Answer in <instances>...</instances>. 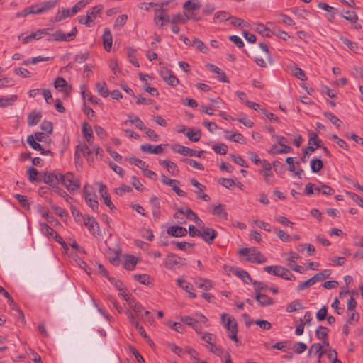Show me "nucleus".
Here are the masks:
<instances>
[{
	"label": "nucleus",
	"mask_w": 363,
	"mask_h": 363,
	"mask_svg": "<svg viewBox=\"0 0 363 363\" xmlns=\"http://www.w3.org/2000/svg\"><path fill=\"white\" fill-rule=\"evenodd\" d=\"M241 256H248L247 260L252 263H264L267 258L255 247L241 248L239 252Z\"/></svg>",
	"instance_id": "obj_1"
},
{
	"label": "nucleus",
	"mask_w": 363,
	"mask_h": 363,
	"mask_svg": "<svg viewBox=\"0 0 363 363\" xmlns=\"http://www.w3.org/2000/svg\"><path fill=\"white\" fill-rule=\"evenodd\" d=\"M103 10L102 5H97L92 7L86 13V16H79V22L81 24L86 25L87 27H92L94 25V20L97 16L101 14Z\"/></svg>",
	"instance_id": "obj_2"
},
{
	"label": "nucleus",
	"mask_w": 363,
	"mask_h": 363,
	"mask_svg": "<svg viewBox=\"0 0 363 363\" xmlns=\"http://www.w3.org/2000/svg\"><path fill=\"white\" fill-rule=\"evenodd\" d=\"M322 147V140L318 138L316 133H311L308 140V147L303 148V156L301 158V161L306 163L307 158L315 150L316 148Z\"/></svg>",
	"instance_id": "obj_3"
},
{
	"label": "nucleus",
	"mask_w": 363,
	"mask_h": 363,
	"mask_svg": "<svg viewBox=\"0 0 363 363\" xmlns=\"http://www.w3.org/2000/svg\"><path fill=\"white\" fill-rule=\"evenodd\" d=\"M60 182L68 191H75L80 187L79 180L76 179L72 172L62 175L60 174Z\"/></svg>",
	"instance_id": "obj_4"
},
{
	"label": "nucleus",
	"mask_w": 363,
	"mask_h": 363,
	"mask_svg": "<svg viewBox=\"0 0 363 363\" xmlns=\"http://www.w3.org/2000/svg\"><path fill=\"white\" fill-rule=\"evenodd\" d=\"M185 264V258L180 257L173 253L169 254L164 261V265L169 269H173L175 266H184Z\"/></svg>",
	"instance_id": "obj_5"
},
{
	"label": "nucleus",
	"mask_w": 363,
	"mask_h": 363,
	"mask_svg": "<svg viewBox=\"0 0 363 363\" xmlns=\"http://www.w3.org/2000/svg\"><path fill=\"white\" fill-rule=\"evenodd\" d=\"M172 149L174 152L181 154L184 156L189 155V156H196L198 157H201L203 155V154L204 153L203 150L196 151L193 149L181 145L179 144L174 145L172 146Z\"/></svg>",
	"instance_id": "obj_6"
},
{
	"label": "nucleus",
	"mask_w": 363,
	"mask_h": 363,
	"mask_svg": "<svg viewBox=\"0 0 363 363\" xmlns=\"http://www.w3.org/2000/svg\"><path fill=\"white\" fill-rule=\"evenodd\" d=\"M162 182L164 184H166L167 186H169L172 187V190L179 196L181 197H184L186 196V193L179 189V185L180 184V182L178 180L172 179L165 176L164 174L162 175Z\"/></svg>",
	"instance_id": "obj_7"
},
{
	"label": "nucleus",
	"mask_w": 363,
	"mask_h": 363,
	"mask_svg": "<svg viewBox=\"0 0 363 363\" xmlns=\"http://www.w3.org/2000/svg\"><path fill=\"white\" fill-rule=\"evenodd\" d=\"M160 76L169 86H176L179 83L178 78L172 72L166 68L160 71Z\"/></svg>",
	"instance_id": "obj_8"
},
{
	"label": "nucleus",
	"mask_w": 363,
	"mask_h": 363,
	"mask_svg": "<svg viewBox=\"0 0 363 363\" xmlns=\"http://www.w3.org/2000/svg\"><path fill=\"white\" fill-rule=\"evenodd\" d=\"M77 33V28L74 27L72 31L67 34L64 33L61 30H57L52 34V36L55 41H71L76 37Z\"/></svg>",
	"instance_id": "obj_9"
},
{
	"label": "nucleus",
	"mask_w": 363,
	"mask_h": 363,
	"mask_svg": "<svg viewBox=\"0 0 363 363\" xmlns=\"http://www.w3.org/2000/svg\"><path fill=\"white\" fill-rule=\"evenodd\" d=\"M217 235L218 233L213 228L205 226L201 227V237L208 244H212Z\"/></svg>",
	"instance_id": "obj_10"
},
{
	"label": "nucleus",
	"mask_w": 363,
	"mask_h": 363,
	"mask_svg": "<svg viewBox=\"0 0 363 363\" xmlns=\"http://www.w3.org/2000/svg\"><path fill=\"white\" fill-rule=\"evenodd\" d=\"M42 180L52 188L58 186L59 182L60 181V174L57 175L52 172H44L42 176Z\"/></svg>",
	"instance_id": "obj_11"
},
{
	"label": "nucleus",
	"mask_w": 363,
	"mask_h": 363,
	"mask_svg": "<svg viewBox=\"0 0 363 363\" xmlns=\"http://www.w3.org/2000/svg\"><path fill=\"white\" fill-rule=\"evenodd\" d=\"M83 220L84 225L92 235H95L96 232H99V226L94 217L85 215L83 216Z\"/></svg>",
	"instance_id": "obj_12"
},
{
	"label": "nucleus",
	"mask_w": 363,
	"mask_h": 363,
	"mask_svg": "<svg viewBox=\"0 0 363 363\" xmlns=\"http://www.w3.org/2000/svg\"><path fill=\"white\" fill-rule=\"evenodd\" d=\"M84 196L86 203L89 206H90L93 211H96L98 209V201L96 200V194H92L86 190V186L84 187Z\"/></svg>",
	"instance_id": "obj_13"
},
{
	"label": "nucleus",
	"mask_w": 363,
	"mask_h": 363,
	"mask_svg": "<svg viewBox=\"0 0 363 363\" xmlns=\"http://www.w3.org/2000/svg\"><path fill=\"white\" fill-rule=\"evenodd\" d=\"M154 21L157 26L160 27L164 24L171 22L170 16L164 10L156 11L155 13Z\"/></svg>",
	"instance_id": "obj_14"
},
{
	"label": "nucleus",
	"mask_w": 363,
	"mask_h": 363,
	"mask_svg": "<svg viewBox=\"0 0 363 363\" xmlns=\"http://www.w3.org/2000/svg\"><path fill=\"white\" fill-rule=\"evenodd\" d=\"M190 183L192 186H194L195 188H196V190L195 191V194L197 195V197L199 199H201L205 201H210V196L208 194H203L201 195V193L206 188L205 186H203V184L199 183L195 179H191Z\"/></svg>",
	"instance_id": "obj_15"
},
{
	"label": "nucleus",
	"mask_w": 363,
	"mask_h": 363,
	"mask_svg": "<svg viewBox=\"0 0 363 363\" xmlns=\"http://www.w3.org/2000/svg\"><path fill=\"white\" fill-rule=\"evenodd\" d=\"M48 30V28H44L39 29L36 32L32 33L30 35L23 38V44L29 43L33 40L40 39L43 35L49 34Z\"/></svg>",
	"instance_id": "obj_16"
},
{
	"label": "nucleus",
	"mask_w": 363,
	"mask_h": 363,
	"mask_svg": "<svg viewBox=\"0 0 363 363\" xmlns=\"http://www.w3.org/2000/svg\"><path fill=\"white\" fill-rule=\"evenodd\" d=\"M99 194H101L104 203L111 209L115 208L114 205L113 204L111 196L108 194V189L106 185L101 184L99 189Z\"/></svg>",
	"instance_id": "obj_17"
},
{
	"label": "nucleus",
	"mask_w": 363,
	"mask_h": 363,
	"mask_svg": "<svg viewBox=\"0 0 363 363\" xmlns=\"http://www.w3.org/2000/svg\"><path fill=\"white\" fill-rule=\"evenodd\" d=\"M255 298L258 304L262 307L271 306L274 303V299L262 293H256Z\"/></svg>",
	"instance_id": "obj_18"
},
{
	"label": "nucleus",
	"mask_w": 363,
	"mask_h": 363,
	"mask_svg": "<svg viewBox=\"0 0 363 363\" xmlns=\"http://www.w3.org/2000/svg\"><path fill=\"white\" fill-rule=\"evenodd\" d=\"M150 202L152 206L153 218L155 220H158L160 217V205L159 199L155 196H152L150 199Z\"/></svg>",
	"instance_id": "obj_19"
},
{
	"label": "nucleus",
	"mask_w": 363,
	"mask_h": 363,
	"mask_svg": "<svg viewBox=\"0 0 363 363\" xmlns=\"http://www.w3.org/2000/svg\"><path fill=\"white\" fill-rule=\"evenodd\" d=\"M206 67L211 72L218 74L217 78L220 82H229V80L224 72H223L218 67L213 64H207Z\"/></svg>",
	"instance_id": "obj_20"
},
{
	"label": "nucleus",
	"mask_w": 363,
	"mask_h": 363,
	"mask_svg": "<svg viewBox=\"0 0 363 363\" xmlns=\"http://www.w3.org/2000/svg\"><path fill=\"white\" fill-rule=\"evenodd\" d=\"M167 233L172 237H183L186 235L187 230L182 226L173 225L168 228Z\"/></svg>",
	"instance_id": "obj_21"
},
{
	"label": "nucleus",
	"mask_w": 363,
	"mask_h": 363,
	"mask_svg": "<svg viewBox=\"0 0 363 363\" xmlns=\"http://www.w3.org/2000/svg\"><path fill=\"white\" fill-rule=\"evenodd\" d=\"M140 149L144 152H147V153H150V154H156V155L162 153L164 150L163 147H162V145H158L154 146V145H152L150 144H145V145H142L140 146Z\"/></svg>",
	"instance_id": "obj_22"
},
{
	"label": "nucleus",
	"mask_w": 363,
	"mask_h": 363,
	"mask_svg": "<svg viewBox=\"0 0 363 363\" xmlns=\"http://www.w3.org/2000/svg\"><path fill=\"white\" fill-rule=\"evenodd\" d=\"M221 321L229 332H230V330H233L234 325H235V328H238V325L235 318L229 316L226 313H223L221 315Z\"/></svg>",
	"instance_id": "obj_23"
},
{
	"label": "nucleus",
	"mask_w": 363,
	"mask_h": 363,
	"mask_svg": "<svg viewBox=\"0 0 363 363\" xmlns=\"http://www.w3.org/2000/svg\"><path fill=\"white\" fill-rule=\"evenodd\" d=\"M82 131L89 146H92L94 140L93 131L91 127L87 122H84L82 124Z\"/></svg>",
	"instance_id": "obj_24"
},
{
	"label": "nucleus",
	"mask_w": 363,
	"mask_h": 363,
	"mask_svg": "<svg viewBox=\"0 0 363 363\" xmlns=\"http://www.w3.org/2000/svg\"><path fill=\"white\" fill-rule=\"evenodd\" d=\"M104 49L109 52L112 47V34L109 28H106L102 36Z\"/></svg>",
	"instance_id": "obj_25"
},
{
	"label": "nucleus",
	"mask_w": 363,
	"mask_h": 363,
	"mask_svg": "<svg viewBox=\"0 0 363 363\" xmlns=\"http://www.w3.org/2000/svg\"><path fill=\"white\" fill-rule=\"evenodd\" d=\"M261 164L262 166V170L260 171V173H263V176L264 177L266 182H268V179L273 175L272 165L268 161L265 160L262 161Z\"/></svg>",
	"instance_id": "obj_26"
},
{
	"label": "nucleus",
	"mask_w": 363,
	"mask_h": 363,
	"mask_svg": "<svg viewBox=\"0 0 363 363\" xmlns=\"http://www.w3.org/2000/svg\"><path fill=\"white\" fill-rule=\"evenodd\" d=\"M42 114L40 111L33 110L27 118L28 125L29 126L35 125L41 119Z\"/></svg>",
	"instance_id": "obj_27"
},
{
	"label": "nucleus",
	"mask_w": 363,
	"mask_h": 363,
	"mask_svg": "<svg viewBox=\"0 0 363 363\" xmlns=\"http://www.w3.org/2000/svg\"><path fill=\"white\" fill-rule=\"evenodd\" d=\"M27 174L30 182H38L42 181V175L40 174L38 171L33 167L28 169Z\"/></svg>",
	"instance_id": "obj_28"
},
{
	"label": "nucleus",
	"mask_w": 363,
	"mask_h": 363,
	"mask_svg": "<svg viewBox=\"0 0 363 363\" xmlns=\"http://www.w3.org/2000/svg\"><path fill=\"white\" fill-rule=\"evenodd\" d=\"M212 213L218 216L221 219L227 220L228 218V213L224 208V206L222 204L215 206L212 211Z\"/></svg>",
	"instance_id": "obj_29"
},
{
	"label": "nucleus",
	"mask_w": 363,
	"mask_h": 363,
	"mask_svg": "<svg viewBox=\"0 0 363 363\" xmlns=\"http://www.w3.org/2000/svg\"><path fill=\"white\" fill-rule=\"evenodd\" d=\"M96 89L97 92L103 97H107L110 91H108L106 84L104 82H99L96 84Z\"/></svg>",
	"instance_id": "obj_30"
},
{
	"label": "nucleus",
	"mask_w": 363,
	"mask_h": 363,
	"mask_svg": "<svg viewBox=\"0 0 363 363\" xmlns=\"http://www.w3.org/2000/svg\"><path fill=\"white\" fill-rule=\"evenodd\" d=\"M235 275L241 279L243 282L249 284L252 282V279L249 273L245 270L237 269L234 272Z\"/></svg>",
	"instance_id": "obj_31"
},
{
	"label": "nucleus",
	"mask_w": 363,
	"mask_h": 363,
	"mask_svg": "<svg viewBox=\"0 0 363 363\" xmlns=\"http://www.w3.org/2000/svg\"><path fill=\"white\" fill-rule=\"evenodd\" d=\"M303 308L304 307L300 300H295L287 306L286 311L287 313H292L300 309H303Z\"/></svg>",
	"instance_id": "obj_32"
},
{
	"label": "nucleus",
	"mask_w": 363,
	"mask_h": 363,
	"mask_svg": "<svg viewBox=\"0 0 363 363\" xmlns=\"http://www.w3.org/2000/svg\"><path fill=\"white\" fill-rule=\"evenodd\" d=\"M72 16H73V14L69 9H62V10L58 11V12L57 13L55 18V21L59 22L62 19H65L67 17H70Z\"/></svg>",
	"instance_id": "obj_33"
},
{
	"label": "nucleus",
	"mask_w": 363,
	"mask_h": 363,
	"mask_svg": "<svg viewBox=\"0 0 363 363\" xmlns=\"http://www.w3.org/2000/svg\"><path fill=\"white\" fill-rule=\"evenodd\" d=\"M54 86L56 89L61 88L62 89H64L63 91L66 93L69 92L68 84L62 77H59L56 78L54 82Z\"/></svg>",
	"instance_id": "obj_34"
},
{
	"label": "nucleus",
	"mask_w": 363,
	"mask_h": 363,
	"mask_svg": "<svg viewBox=\"0 0 363 363\" xmlns=\"http://www.w3.org/2000/svg\"><path fill=\"white\" fill-rule=\"evenodd\" d=\"M188 139L192 142H198L201 137V132L200 130H196V131L194 129H189V130L186 133Z\"/></svg>",
	"instance_id": "obj_35"
},
{
	"label": "nucleus",
	"mask_w": 363,
	"mask_h": 363,
	"mask_svg": "<svg viewBox=\"0 0 363 363\" xmlns=\"http://www.w3.org/2000/svg\"><path fill=\"white\" fill-rule=\"evenodd\" d=\"M231 18V15L226 11H219L217 12L213 18V22H223Z\"/></svg>",
	"instance_id": "obj_36"
},
{
	"label": "nucleus",
	"mask_w": 363,
	"mask_h": 363,
	"mask_svg": "<svg viewBox=\"0 0 363 363\" xmlns=\"http://www.w3.org/2000/svg\"><path fill=\"white\" fill-rule=\"evenodd\" d=\"M191 45L196 47L197 50L201 51L202 53H207L208 48L204 45L203 41L197 38H194L192 40Z\"/></svg>",
	"instance_id": "obj_37"
},
{
	"label": "nucleus",
	"mask_w": 363,
	"mask_h": 363,
	"mask_svg": "<svg viewBox=\"0 0 363 363\" xmlns=\"http://www.w3.org/2000/svg\"><path fill=\"white\" fill-rule=\"evenodd\" d=\"M264 270L269 274H272L274 276L280 277V274L283 271V267L279 265L266 266L264 268Z\"/></svg>",
	"instance_id": "obj_38"
},
{
	"label": "nucleus",
	"mask_w": 363,
	"mask_h": 363,
	"mask_svg": "<svg viewBox=\"0 0 363 363\" xmlns=\"http://www.w3.org/2000/svg\"><path fill=\"white\" fill-rule=\"evenodd\" d=\"M136 264V258L133 255H128L124 261L123 266L126 269L132 270L135 268Z\"/></svg>",
	"instance_id": "obj_39"
},
{
	"label": "nucleus",
	"mask_w": 363,
	"mask_h": 363,
	"mask_svg": "<svg viewBox=\"0 0 363 363\" xmlns=\"http://www.w3.org/2000/svg\"><path fill=\"white\" fill-rule=\"evenodd\" d=\"M136 50L133 48H127V54L128 56V58L130 60V62L136 67H139L140 64L138 61L136 59Z\"/></svg>",
	"instance_id": "obj_40"
},
{
	"label": "nucleus",
	"mask_w": 363,
	"mask_h": 363,
	"mask_svg": "<svg viewBox=\"0 0 363 363\" xmlns=\"http://www.w3.org/2000/svg\"><path fill=\"white\" fill-rule=\"evenodd\" d=\"M16 99L17 96L15 95L11 96H4L0 97V107H6L8 106L12 105Z\"/></svg>",
	"instance_id": "obj_41"
},
{
	"label": "nucleus",
	"mask_w": 363,
	"mask_h": 363,
	"mask_svg": "<svg viewBox=\"0 0 363 363\" xmlns=\"http://www.w3.org/2000/svg\"><path fill=\"white\" fill-rule=\"evenodd\" d=\"M128 20V15L122 14L117 17L116 19L113 28L116 30H120L125 23Z\"/></svg>",
	"instance_id": "obj_42"
},
{
	"label": "nucleus",
	"mask_w": 363,
	"mask_h": 363,
	"mask_svg": "<svg viewBox=\"0 0 363 363\" xmlns=\"http://www.w3.org/2000/svg\"><path fill=\"white\" fill-rule=\"evenodd\" d=\"M182 321L191 326L194 330L198 331L199 329V325L198 324V320L193 319L190 316H184L182 318Z\"/></svg>",
	"instance_id": "obj_43"
},
{
	"label": "nucleus",
	"mask_w": 363,
	"mask_h": 363,
	"mask_svg": "<svg viewBox=\"0 0 363 363\" xmlns=\"http://www.w3.org/2000/svg\"><path fill=\"white\" fill-rule=\"evenodd\" d=\"M57 0H49L46 1H43L40 3V9H42V12H46L53 8L57 5Z\"/></svg>",
	"instance_id": "obj_44"
},
{
	"label": "nucleus",
	"mask_w": 363,
	"mask_h": 363,
	"mask_svg": "<svg viewBox=\"0 0 363 363\" xmlns=\"http://www.w3.org/2000/svg\"><path fill=\"white\" fill-rule=\"evenodd\" d=\"M199 7V3L193 0H188L184 4L183 6L184 9L186 11L198 10Z\"/></svg>",
	"instance_id": "obj_45"
},
{
	"label": "nucleus",
	"mask_w": 363,
	"mask_h": 363,
	"mask_svg": "<svg viewBox=\"0 0 363 363\" xmlns=\"http://www.w3.org/2000/svg\"><path fill=\"white\" fill-rule=\"evenodd\" d=\"M128 123L135 125L138 128L141 130H145L147 127L145 126L144 123L140 119L139 117L135 116L133 119L126 120L124 124L127 125Z\"/></svg>",
	"instance_id": "obj_46"
},
{
	"label": "nucleus",
	"mask_w": 363,
	"mask_h": 363,
	"mask_svg": "<svg viewBox=\"0 0 363 363\" xmlns=\"http://www.w3.org/2000/svg\"><path fill=\"white\" fill-rule=\"evenodd\" d=\"M323 166V162L318 158H313L311 161V168L313 172H318Z\"/></svg>",
	"instance_id": "obj_47"
},
{
	"label": "nucleus",
	"mask_w": 363,
	"mask_h": 363,
	"mask_svg": "<svg viewBox=\"0 0 363 363\" xmlns=\"http://www.w3.org/2000/svg\"><path fill=\"white\" fill-rule=\"evenodd\" d=\"M340 16L352 23H355L358 20L357 13L352 11H346L345 13H341Z\"/></svg>",
	"instance_id": "obj_48"
},
{
	"label": "nucleus",
	"mask_w": 363,
	"mask_h": 363,
	"mask_svg": "<svg viewBox=\"0 0 363 363\" xmlns=\"http://www.w3.org/2000/svg\"><path fill=\"white\" fill-rule=\"evenodd\" d=\"M324 116L337 128H340L342 125V121L330 112H325Z\"/></svg>",
	"instance_id": "obj_49"
},
{
	"label": "nucleus",
	"mask_w": 363,
	"mask_h": 363,
	"mask_svg": "<svg viewBox=\"0 0 363 363\" xmlns=\"http://www.w3.org/2000/svg\"><path fill=\"white\" fill-rule=\"evenodd\" d=\"M125 160L128 161L131 164L138 166L141 169H143L144 167H148L145 162H144V161L141 160L140 159H138L135 157L125 158Z\"/></svg>",
	"instance_id": "obj_50"
},
{
	"label": "nucleus",
	"mask_w": 363,
	"mask_h": 363,
	"mask_svg": "<svg viewBox=\"0 0 363 363\" xmlns=\"http://www.w3.org/2000/svg\"><path fill=\"white\" fill-rule=\"evenodd\" d=\"M328 328L325 326L320 325L315 330V336L318 339L328 338Z\"/></svg>",
	"instance_id": "obj_51"
},
{
	"label": "nucleus",
	"mask_w": 363,
	"mask_h": 363,
	"mask_svg": "<svg viewBox=\"0 0 363 363\" xmlns=\"http://www.w3.org/2000/svg\"><path fill=\"white\" fill-rule=\"evenodd\" d=\"M200 282L195 281V284L199 289L205 291H208L212 288V284L210 280L199 279Z\"/></svg>",
	"instance_id": "obj_52"
},
{
	"label": "nucleus",
	"mask_w": 363,
	"mask_h": 363,
	"mask_svg": "<svg viewBox=\"0 0 363 363\" xmlns=\"http://www.w3.org/2000/svg\"><path fill=\"white\" fill-rule=\"evenodd\" d=\"M182 161L183 162L186 163V164H189L190 166L199 169V170L204 169V167L201 163H200L193 159L184 158L182 160Z\"/></svg>",
	"instance_id": "obj_53"
},
{
	"label": "nucleus",
	"mask_w": 363,
	"mask_h": 363,
	"mask_svg": "<svg viewBox=\"0 0 363 363\" xmlns=\"http://www.w3.org/2000/svg\"><path fill=\"white\" fill-rule=\"evenodd\" d=\"M213 150L217 154L225 155L228 152V146L224 143H217L213 146Z\"/></svg>",
	"instance_id": "obj_54"
},
{
	"label": "nucleus",
	"mask_w": 363,
	"mask_h": 363,
	"mask_svg": "<svg viewBox=\"0 0 363 363\" xmlns=\"http://www.w3.org/2000/svg\"><path fill=\"white\" fill-rule=\"evenodd\" d=\"M13 196L16 199L18 200V201L21 203L22 207L27 209L29 208L30 203L28 202L27 196L18 194H15Z\"/></svg>",
	"instance_id": "obj_55"
},
{
	"label": "nucleus",
	"mask_w": 363,
	"mask_h": 363,
	"mask_svg": "<svg viewBox=\"0 0 363 363\" xmlns=\"http://www.w3.org/2000/svg\"><path fill=\"white\" fill-rule=\"evenodd\" d=\"M252 284L254 286V290H255V294H256V293H262V291H266L269 289L267 285H266L264 283L261 282V281H255L252 282Z\"/></svg>",
	"instance_id": "obj_56"
},
{
	"label": "nucleus",
	"mask_w": 363,
	"mask_h": 363,
	"mask_svg": "<svg viewBox=\"0 0 363 363\" xmlns=\"http://www.w3.org/2000/svg\"><path fill=\"white\" fill-rule=\"evenodd\" d=\"M27 142L34 150L43 151L41 145L35 141L34 136L33 135L28 136Z\"/></svg>",
	"instance_id": "obj_57"
},
{
	"label": "nucleus",
	"mask_w": 363,
	"mask_h": 363,
	"mask_svg": "<svg viewBox=\"0 0 363 363\" xmlns=\"http://www.w3.org/2000/svg\"><path fill=\"white\" fill-rule=\"evenodd\" d=\"M293 350L295 353L300 354L307 350V345L303 342H298L294 345Z\"/></svg>",
	"instance_id": "obj_58"
},
{
	"label": "nucleus",
	"mask_w": 363,
	"mask_h": 363,
	"mask_svg": "<svg viewBox=\"0 0 363 363\" xmlns=\"http://www.w3.org/2000/svg\"><path fill=\"white\" fill-rule=\"evenodd\" d=\"M257 31L260 33L262 36L270 37L271 32L267 27H265L262 23L257 25L256 28Z\"/></svg>",
	"instance_id": "obj_59"
},
{
	"label": "nucleus",
	"mask_w": 363,
	"mask_h": 363,
	"mask_svg": "<svg viewBox=\"0 0 363 363\" xmlns=\"http://www.w3.org/2000/svg\"><path fill=\"white\" fill-rule=\"evenodd\" d=\"M315 284L313 282V279L311 277L308 280L303 282H301L297 286H296V291H299L301 290H305L312 285Z\"/></svg>",
	"instance_id": "obj_60"
},
{
	"label": "nucleus",
	"mask_w": 363,
	"mask_h": 363,
	"mask_svg": "<svg viewBox=\"0 0 363 363\" xmlns=\"http://www.w3.org/2000/svg\"><path fill=\"white\" fill-rule=\"evenodd\" d=\"M167 325L174 330L180 333H182L184 330V325L180 323L169 321Z\"/></svg>",
	"instance_id": "obj_61"
},
{
	"label": "nucleus",
	"mask_w": 363,
	"mask_h": 363,
	"mask_svg": "<svg viewBox=\"0 0 363 363\" xmlns=\"http://www.w3.org/2000/svg\"><path fill=\"white\" fill-rule=\"evenodd\" d=\"M340 39L343 43V44H345V45L347 46V48L350 50L354 51L355 50L357 49L358 46L355 42L351 41L349 39L344 38V37H340Z\"/></svg>",
	"instance_id": "obj_62"
},
{
	"label": "nucleus",
	"mask_w": 363,
	"mask_h": 363,
	"mask_svg": "<svg viewBox=\"0 0 363 363\" xmlns=\"http://www.w3.org/2000/svg\"><path fill=\"white\" fill-rule=\"evenodd\" d=\"M293 74L294 77H296V78L301 81H306L307 79V77L304 72L301 68L296 66L294 67Z\"/></svg>",
	"instance_id": "obj_63"
},
{
	"label": "nucleus",
	"mask_w": 363,
	"mask_h": 363,
	"mask_svg": "<svg viewBox=\"0 0 363 363\" xmlns=\"http://www.w3.org/2000/svg\"><path fill=\"white\" fill-rule=\"evenodd\" d=\"M328 315V308L326 306H323L317 313L316 318L319 321L324 320Z\"/></svg>",
	"instance_id": "obj_64"
}]
</instances>
